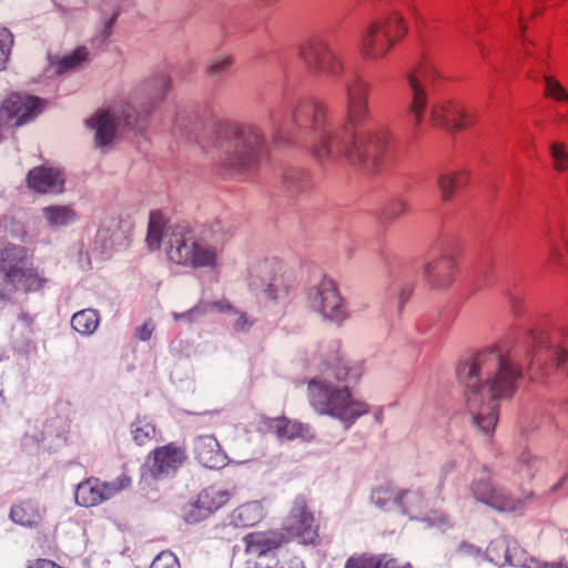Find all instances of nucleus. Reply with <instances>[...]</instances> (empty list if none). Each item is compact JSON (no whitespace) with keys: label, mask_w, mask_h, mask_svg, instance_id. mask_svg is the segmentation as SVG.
Listing matches in <instances>:
<instances>
[{"label":"nucleus","mask_w":568,"mask_h":568,"mask_svg":"<svg viewBox=\"0 0 568 568\" xmlns=\"http://www.w3.org/2000/svg\"><path fill=\"white\" fill-rule=\"evenodd\" d=\"M346 95V122L328 121L323 104L308 98H292L274 121L275 139L286 141L294 133L312 134V154L322 165L346 159L349 164L367 172H377L385 163L390 133L385 128L364 132L371 119L368 95L371 84L359 73L343 78Z\"/></svg>","instance_id":"nucleus-1"},{"label":"nucleus","mask_w":568,"mask_h":568,"mask_svg":"<svg viewBox=\"0 0 568 568\" xmlns=\"http://www.w3.org/2000/svg\"><path fill=\"white\" fill-rule=\"evenodd\" d=\"M456 374L473 424L491 436L498 422V400L513 397L523 377L517 354L505 345H490L462 362Z\"/></svg>","instance_id":"nucleus-2"},{"label":"nucleus","mask_w":568,"mask_h":568,"mask_svg":"<svg viewBox=\"0 0 568 568\" xmlns=\"http://www.w3.org/2000/svg\"><path fill=\"white\" fill-rule=\"evenodd\" d=\"M230 234L220 221H215L195 234L185 223L172 224L166 232L168 260L176 265L211 271L220 266V258Z\"/></svg>","instance_id":"nucleus-3"},{"label":"nucleus","mask_w":568,"mask_h":568,"mask_svg":"<svg viewBox=\"0 0 568 568\" xmlns=\"http://www.w3.org/2000/svg\"><path fill=\"white\" fill-rule=\"evenodd\" d=\"M172 82L170 75L158 73L144 81L140 88L146 101L142 103V111L135 114L130 104L110 111H99L94 116L87 120V125L94 130V142L98 148L110 145L115 136V120L122 118L126 126L134 128L145 116L151 114L155 106L161 103L169 91Z\"/></svg>","instance_id":"nucleus-4"},{"label":"nucleus","mask_w":568,"mask_h":568,"mask_svg":"<svg viewBox=\"0 0 568 568\" xmlns=\"http://www.w3.org/2000/svg\"><path fill=\"white\" fill-rule=\"evenodd\" d=\"M307 399L317 414L339 420L345 428L369 413L368 404L355 398L348 386L336 385L325 377L307 382Z\"/></svg>","instance_id":"nucleus-5"},{"label":"nucleus","mask_w":568,"mask_h":568,"mask_svg":"<svg viewBox=\"0 0 568 568\" xmlns=\"http://www.w3.org/2000/svg\"><path fill=\"white\" fill-rule=\"evenodd\" d=\"M265 148V140L255 124H236L222 144L219 155L221 168L243 173L256 166Z\"/></svg>","instance_id":"nucleus-6"},{"label":"nucleus","mask_w":568,"mask_h":568,"mask_svg":"<svg viewBox=\"0 0 568 568\" xmlns=\"http://www.w3.org/2000/svg\"><path fill=\"white\" fill-rule=\"evenodd\" d=\"M406 31L405 20L397 12L371 22L362 33V57L367 60L383 59Z\"/></svg>","instance_id":"nucleus-7"},{"label":"nucleus","mask_w":568,"mask_h":568,"mask_svg":"<svg viewBox=\"0 0 568 568\" xmlns=\"http://www.w3.org/2000/svg\"><path fill=\"white\" fill-rule=\"evenodd\" d=\"M0 275L6 284L24 293L41 292L48 283L37 268L27 266V250L20 245L0 248Z\"/></svg>","instance_id":"nucleus-8"},{"label":"nucleus","mask_w":568,"mask_h":568,"mask_svg":"<svg viewBox=\"0 0 568 568\" xmlns=\"http://www.w3.org/2000/svg\"><path fill=\"white\" fill-rule=\"evenodd\" d=\"M524 344L527 368L532 378L539 379L536 371H540L542 376L549 374L554 364L568 375V351L554 344L547 332L530 331Z\"/></svg>","instance_id":"nucleus-9"},{"label":"nucleus","mask_w":568,"mask_h":568,"mask_svg":"<svg viewBox=\"0 0 568 568\" xmlns=\"http://www.w3.org/2000/svg\"><path fill=\"white\" fill-rule=\"evenodd\" d=\"M320 530L321 525L312 500L304 494L296 495L283 519L282 531L288 541L296 540L303 546H317L321 541Z\"/></svg>","instance_id":"nucleus-10"},{"label":"nucleus","mask_w":568,"mask_h":568,"mask_svg":"<svg viewBox=\"0 0 568 568\" xmlns=\"http://www.w3.org/2000/svg\"><path fill=\"white\" fill-rule=\"evenodd\" d=\"M297 57L313 75L339 78L344 72V63L322 37L303 40L297 47Z\"/></svg>","instance_id":"nucleus-11"},{"label":"nucleus","mask_w":568,"mask_h":568,"mask_svg":"<svg viewBox=\"0 0 568 568\" xmlns=\"http://www.w3.org/2000/svg\"><path fill=\"white\" fill-rule=\"evenodd\" d=\"M470 494L480 503L497 513H515L525 507L526 500L534 497L532 491H521L520 496L511 494L505 485L493 483L489 477L474 479Z\"/></svg>","instance_id":"nucleus-12"},{"label":"nucleus","mask_w":568,"mask_h":568,"mask_svg":"<svg viewBox=\"0 0 568 568\" xmlns=\"http://www.w3.org/2000/svg\"><path fill=\"white\" fill-rule=\"evenodd\" d=\"M307 301L310 307L326 321L341 324L348 316L346 303L331 278L323 277L313 285L307 292Z\"/></svg>","instance_id":"nucleus-13"},{"label":"nucleus","mask_w":568,"mask_h":568,"mask_svg":"<svg viewBox=\"0 0 568 568\" xmlns=\"http://www.w3.org/2000/svg\"><path fill=\"white\" fill-rule=\"evenodd\" d=\"M438 72L427 63H422L407 74V82L410 91L408 114L415 128H418L425 120L428 109V95L426 88L437 79Z\"/></svg>","instance_id":"nucleus-14"},{"label":"nucleus","mask_w":568,"mask_h":568,"mask_svg":"<svg viewBox=\"0 0 568 568\" xmlns=\"http://www.w3.org/2000/svg\"><path fill=\"white\" fill-rule=\"evenodd\" d=\"M131 484L132 477L125 468L112 481H102L99 478L91 477L78 485L75 501L83 507H93L111 499L116 494L129 488Z\"/></svg>","instance_id":"nucleus-15"},{"label":"nucleus","mask_w":568,"mask_h":568,"mask_svg":"<svg viewBox=\"0 0 568 568\" xmlns=\"http://www.w3.org/2000/svg\"><path fill=\"white\" fill-rule=\"evenodd\" d=\"M397 508L410 519H418L429 526L446 529L449 517L442 510L428 509L427 500L419 489H403L397 493Z\"/></svg>","instance_id":"nucleus-16"},{"label":"nucleus","mask_w":568,"mask_h":568,"mask_svg":"<svg viewBox=\"0 0 568 568\" xmlns=\"http://www.w3.org/2000/svg\"><path fill=\"white\" fill-rule=\"evenodd\" d=\"M45 101L38 97L13 92L0 105V125L20 126L33 120L43 110Z\"/></svg>","instance_id":"nucleus-17"},{"label":"nucleus","mask_w":568,"mask_h":568,"mask_svg":"<svg viewBox=\"0 0 568 568\" xmlns=\"http://www.w3.org/2000/svg\"><path fill=\"white\" fill-rule=\"evenodd\" d=\"M281 271V266L273 261L256 264L251 270L250 287L253 291H262L271 301L287 295L290 285Z\"/></svg>","instance_id":"nucleus-18"},{"label":"nucleus","mask_w":568,"mask_h":568,"mask_svg":"<svg viewBox=\"0 0 568 568\" xmlns=\"http://www.w3.org/2000/svg\"><path fill=\"white\" fill-rule=\"evenodd\" d=\"M231 496L232 493L227 488L217 485L206 487L199 493L195 501L183 507V518L189 524L199 523L224 507Z\"/></svg>","instance_id":"nucleus-19"},{"label":"nucleus","mask_w":568,"mask_h":568,"mask_svg":"<svg viewBox=\"0 0 568 568\" xmlns=\"http://www.w3.org/2000/svg\"><path fill=\"white\" fill-rule=\"evenodd\" d=\"M487 554L490 561L495 565H508L516 568H537V560L530 557L516 540L497 538L489 544Z\"/></svg>","instance_id":"nucleus-20"},{"label":"nucleus","mask_w":568,"mask_h":568,"mask_svg":"<svg viewBox=\"0 0 568 568\" xmlns=\"http://www.w3.org/2000/svg\"><path fill=\"white\" fill-rule=\"evenodd\" d=\"M186 460L182 446L174 443L156 447L148 459L149 470L153 478L159 479L174 474Z\"/></svg>","instance_id":"nucleus-21"},{"label":"nucleus","mask_w":568,"mask_h":568,"mask_svg":"<svg viewBox=\"0 0 568 568\" xmlns=\"http://www.w3.org/2000/svg\"><path fill=\"white\" fill-rule=\"evenodd\" d=\"M429 120L435 128L456 131L465 130L471 123L468 113L450 100L433 104Z\"/></svg>","instance_id":"nucleus-22"},{"label":"nucleus","mask_w":568,"mask_h":568,"mask_svg":"<svg viewBox=\"0 0 568 568\" xmlns=\"http://www.w3.org/2000/svg\"><path fill=\"white\" fill-rule=\"evenodd\" d=\"M457 264L452 255L444 254L425 264L424 281L433 288L444 290L455 281Z\"/></svg>","instance_id":"nucleus-23"},{"label":"nucleus","mask_w":568,"mask_h":568,"mask_svg":"<svg viewBox=\"0 0 568 568\" xmlns=\"http://www.w3.org/2000/svg\"><path fill=\"white\" fill-rule=\"evenodd\" d=\"M542 465L539 458L529 452H523L511 465L501 470L499 478L520 488L525 483L532 480Z\"/></svg>","instance_id":"nucleus-24"},{"label":"nucleus","mask_w":568,"mask_h":568,"mask_svg":"<svg viewBox=\"0 0 568 568\" xmlns=\"http://www.w3.org/2000/svg\"><path fill=\"white\" fill-rule=\"evenodd\" d=\"M243 542L247 556L261 557L290 541L282 529H271L250 532L243 537Z\"/></svg>","instance_id":"nucleus-25"},{"label":"nucleus","mask_w":568,"mask_h":568,"mask_svg":"<svg viewBox=\"0 0 568 568\" xmlns=\"http://www.w3.org/2000/svg\"><path fill=\"white\" fill-rule=\"evenodd\" d=\"M194 456L205 468L220 469L227 464V456L213 435H201L194 440Z\"/></svg>","instance_id":"nucleus-26"},{"label":"nucleus","mask_w":568,"mask_h":568,"mask_svg":"<svg viewBox=\"0 0 568 568\" xmlns=\"http://www.w3.org/2000/svg\"><path fill=\"white\" fill-rule=\"evenodd\" d=\"M27 184L38 193H61L64 178L58 169L40 165L29 171Z\"/></svg>","instance_id":"nucleus-27"},{"label":"nucleus","mask_w":568,"mask_h":568,"mask_svg":"<svg viewBox=\"0 0 568 568\" xmlns=\"http://www.w3.org/2000/svg\"><path fill=\"white\" fill-rule=\"evenodd\" d=\"M34 318L22 312L18 315V321L12 327V342L17 352L29 355L36 349L34 342Z\"/></svg>","instance_id":"nucleus-28"},{"label":"nucleus","mask_w":568,"mask_h":568,"mask_svg":"<svg viewBox=\"0 0 568 568\" xmlns=\"http://www.w3.org/2000/svg\"><path fill=\"white\" fill-rule=\"evenodd\" d=\"M325 365L326 367L322 377L327 379L333 377L337 382L357 381L363 373L362 363H349V361L339 353L332 356Z\"/></svg>","instance_id":"nucleus-29"},{"label":"nucleus","mask_w":568,"mask_h":568,"mask_svg":"<svg viewBox=\"0 0 568 568\" xmlns=\"http://www.w3.org/2000/svg\"><path fill=\"white\" fill-rule=\"evenodd\" d=\"M9 518L26 528H37L42 523L39 504L30 499L14 503L10 508Z\"/></svg>","instance_id":"nucleus-30"},{"label":"nucleus","mask_w":568,"mask_h":568,"mask_svg":"<svg viewBox=\"0 0 568 568\" xmlns=\"http://www.w3.org/2000/svg\"><path fill=\"white\" fill-rule=\"evenodd\" d=\"M41 212L51 229L68 226L78 219V213L71 205H49L42 207Z\"/></svg>","instance_id":"nucleus-31"},{"label":"nucleus","mask_w":568,"mask_h":568,"mask_svg":"<svg viewBox=\"0 0 568 568\" xmlns=\"http://www.w3.org/2000/svg\"><path fill=\"white\" fill-rule=\"evenodd\" d=\"M466 183V173L463 171L440 172L436 178V185L443 202L450 201L454 192Z\"/></svg>","instance_id":"nucleus-32"},{"label":"nucleus","mask_w":568,"mask_h":568,"mask_svg":"<svg viewBox=\"0 0 568 568\" xmlns=\"http://www.w3.org/2000/svg\"><path fill=\"white\" fill-rule=\"evenodd\" d=\"M166 221L164 215L160 211H153L149 215V224H148V233H146V244L151 251L159 250L163 240V236L166 237L169 225L165 229Z\"/></svg>","instance_id":"nucleus-33"},{"label":"nucleus","mask_w":568,"mask_h":568,"mask_svg":"<svg viewBox=\"0 0 568 568\" xmlns=\"http://www.w3.org/2000/svg\"><path fill=\"white\" fill-rule=\"evenodd\" d=\"M392 483L386 481L372 489L371 501L382 510H388L390 506H397V493Z\"/></svg>","instance_id":"nucleus-34"},{"label":"nucleus","mask_w":568,"mask_h":568,"mask_svg":"<svg viewBox=\"0 0 568 568\" xmlns=\"http://www.w3.org/2000/svg\"><path fill=\"white\" fill-rule=\"evenodd\" d=\"M100 323L97 311L87 308L77 312L71 318V326L74 331L82 335H91L95 332Z\"/></svg>","instance_id":"nucleus-35"},{"label":"nucleus","mask_w":568,"mask_h":568,"mask_svg":"<svg viewBox=\"0 0 568 568\" xmlns=\"http://www.w3.org/2000/svg\"><path fill=\"white\" fill-rule=\"evenodd\" d=\"M130 432L134 443L139 446L150 443L156 434L155 425L146 417H136L131 423Z\"/></svg>","instance_id":"nucleus-36"},{"label":"nucleus","mask_w":568,"mask_h":568,"mask_svg":"<svg viewBox=\"0 0 568 568\" xmlns=\"http://www.w3.org/2000/svg\"><path fill=\"white\" fill-rule=\"evenodd\" d=\"M283 183L292 194L303 193L311 189L312 180L307 172L298 169L285 173Z\"/></svg>","instance_id":"nucleus-37"},{"label":"nucleus","mask_w":568,"mask_h":568,"mask_svg":"<svg viewBox=\"0 0 568 568\" xmlns=\"http://www.w3.org/2000/svg\"><path fill=\"white\" fill-rule=\"evenodd\" d=\"M390 557L387 555H368L362 554L351 556L346 562L345 568H387Z\"/></svg>","instance_id":"nucleus-38"},{"label":"nucleus","mask_w":568,"mask_h":568,"mask_svg":"<svg viewBox=\"0 0 568 568\" xmlns=\"http://www.w3.org/2000/svg\"><path fill=\"white\" fill-rule=\"evenodd\" d=\"M89 60V50L85 47L75 48L70 54L61 58L57 64L58 73H65L82 67Z\"/></svg>","instance_id":"nucleus-39"},{"label":"nucleus","mask_w":568,"mask_h":568,"mask_svg":"<svg viewBox=\"0 0 568 568\" xmlns=\"http://www.w3.org/2000/svg\"><path fill=\"white\" fill-rule=\"evenodd\" d=\"M268 427L277 437L293 439L301 434L302 425L297 422L287 419L286 417L272 418L268 422Z\"/></svg>","instance_id":"nucleus-40"},{"label":"nucleus","mask_w":568,"mask_h":568,"mask_svg":"<svg viewBox=\"0 0 568 568\" xmlns=\"http://www.w3.org/2000/svg\"><path fill=\"white\" fill-rule=\"evenodd\" d=\"M408 211L407 202L402 197L388 201L383 207L382 215L387 221H395Z\"/></svg>","instance_id":"nucleus-41"},{"label":"nucleus","mask_w":568,"mask_h":568,"mask_svg":"<svg viewBox=\"0 0 568 568\" xmlns=\"http://www.w3.org/2000/svg\"><path fill=\"white\" fill-rule=\"evenodd\" d=\"M237 524L242 526H253L255 523L258 521L260 518V511L257 506L253 504H245L240 506L235 510L234 515Z\"/></svg>","instance_id":"nucleus-42"},{"label":"nucleus","mask_w":568,"mask_h":568,"mask_svg":"<svg viewBox=\"0 0 568 568\" xmlns=\"http://www.w3.org/2000/svg\"><path fill=\"white\" fill-rule=\"evenodd\" d=\"M551 158L555 161L554 168L559 172L568 170V152L564 142H554L549 146Z\"/></svg>","instance_id":"nucleus-43"},{"label":"nucleus","mask_w":568,"mask_h":568,"mask_svg":"<svg viewBox=\"0 0 568 568\" xmlns=\"http://www.w3.org/2000/svg\"><path fill=\"white\" fill-rule=\"evenodd\" d=\"M232 64L233 61L229 54L215 57L207 64V73L211 77H221L231 69Z\"/></svg>","instance_id":"nucleus-44"},{"label":"nucleus","mask_w":568,"mask_h":568,"mask_svg":"<svg viewBox=\"0 0 568 568\" xmlns=\"http://www.w3.org/2000/svg\"><path fill=\"white\" fill-rule=\"evenodd\" d=\"M13 45V34L7 28H0V70L6 69L11 49Z\"/></svg>","instance_id":"nucleus-45"},{"label":"nucleus","mask_w":568,"mask_h":568,"mask_svg":"<svg viewBox=\"0 0 568 568\" xmlns=\"http://www.w3.org/2000/svg\"><path fill=\"white\" fill-rule=\"evenodd\" d=\"M209 313V305H204V302L197 303L194 307L183 313H173V318L176 322L193 323L196 318L204 316Z\"/></svg>","instance_id":"nucleus-46"},{"label":"nucleus","mask_w":568,"mask_h":568,"mask_svg":"<svg viewBox=\"0 0 568 568\" xmlns=\"http://www.w3.org/2000/svg\"><path fill=\"white\" fill-rule=\"evenodd\" d=\"M150 568H181L178 557L170 550L161 551Z\"/></svg>","instance_id":"nucleus-47"},{"label":"nucleus","mask_w":568,"mask_h":568,"mask_svg":"<svg viewBox=\"0 0 568 568\" xmlns=\"http://www.w3.org/2000/svg\"><path fill=\"white\" fill-rule=\"evenodd\" d=\"M544 81L546 83V95L560 101H568V93L557 80L551 77L544 75Z\"/></svg>","instance_id":"nucleus-48"},{"label":"nucleus","mask_w":568,"mask_h":568,"mask_svg":"<svg viewBox=\"0 0 568 568\" xmlns=\"http://www.w3.org/2000/svg\"><path fill=\"white\" fill-rule=\"evenodd\" d=\"M232 314L235 316L232 325L236 332H247L255 323V321L251 318L246 312H240L235 310Z\"/></svg>","instance_id":"nucleus-49"},{"label":"nucleus","mask_w":568,"mask_h":568,"mask_svg":"<svg viewBox=\"0 0 568 568\" xmlns=\"http://www.w3.org/2000/svg\"><path fill=\"white\" fill-rule=\"evenodd\" d=\"M456 554L460 558H478L480 556V549L471 544L463 541L457 547Z\"/></svg>","instance_id":"nucleus-50"},{"label":"nucleus","mask_w":568,"mask_h":568,"mask_svg":"<svg viewBox=\"0 0 568 568\" xmlns=\"http://www.w3.org/2000/svg\"><path fill=\"white\" fill-rule=\"evenodd\" d=\"M204 305H209V312L211 310H216L221 313H233L235 308L227 300H221L216 302H204Z\"/></svg>","instance_id":"nucleus-51"},{"label":"nucleus","mask_w":568,"mask_h":568,"mask_svg":"<svg viewBox=\"0 0 568 568\" xmlns=\"http://www.w3.org/2000/svg\"><path fill=\"white\" fill-rule=\"evenodd\" d=\"M154 324L151 320L146 321L143 325H141L136 331V336L140 341L146 342L151 338L152 333L154 331Z\"/></svg>","instance_id":"nucleus-52"},{"label":"nucleus","mask_w":568,"mask_h":568,"mask_svg":"<svg viewBox=\"0 0 568 568\" xmlns=\"http://www.w3.org/2000/svg\"><path fill=\"white\" fill-rule=\"evenodd\" d=\"M561 260H562V256H561V253L559 251V247L555 243H552L551 247L549 250L548 263L550 265H560L561 264Z\"/></svg>","instance_id":"nucleus-53"},{"label":"nucleus","mask_w":568,"mask_h":568,"mask_svg":"<svg viewBox=\"0 0 568 568\" xmlns=\"http://www.w3.org/2000/svg\"><path fill=\"white\" fill-rule=\"evenodd\" d=\"M506 298L513 312L518 313L521 305V298L510 292L506 293Z\"/></svg>","instance_id":"nucleus-54"},{"label":"nucleus","mask_w":568,"mask_h":568,"mask_svg":"<svg viewBox=\"0 0 568 568\" xmlns=\"http://www.w3.org/2000/svg\"><path fill=\"white\" fill-rule=\"evenodd\" d=\"M116 18H118V12H114L106 21H105V24H104V28H103V38L106 39L111 36L112 33V28L116 21Z\"/></svg>","instance_id":"nucleus-55"},{"label":"nucleus","mask_w":568,"mask_h":568,"mask_svg":"<svg viewBox=\"0 0 568 568\" xmlns=\"http://www.w3.org/2000/svg\"><path fill=\"white\" fill-rule=\"evenodd\" d=\"M537 568H568V564H566V562H544V564H539L537 561Z\"/></svg>","instance_id":"nucleus-56"},{"label":"nucleus","mask_w":568,"mask_h":568,"mask_svg":"<svg viewBox=\"0 0 568 568\" xmlns=\"http://www.w3.org/2000/svg\"><path fill=\"white\" fill-rule=\"evenodd\" d=\"M387 568H414L410 564L398 565L396 559L390 558Z\"/></svg>","instance_id":"nucleus-57"},{"label":"nucleus","mask_w":568,"mask_h":568,"mask_svg":"<svg viewBox=\"0 0 568 568\" xmlns=\"http://www.w3.org/2000/svg\"><path fill=\"white\" fill-rule=\"evenodd\" d=\"M565 479H566L565 477H564V478H561V479H560V481H559L558 484H556L555 486H552V488H551V493L557 491V490L562 486V484H564Z\"/></svg>","instance_id":"nucleus-58"},{"label":"nucleus","mask_w":568,"mask_h":568,"mask_svg":"<svg viewBox=\"0 0 568 568\" xmlns=\"http://www.w3.org/2000/svg\"><path fill=\"white\" fill-rule=\"evenodd\" d=\"M258 1L264 3V4H271V3L276 2L277 0H258Z\"/></svg>","instance_id":"nucleus-59"},{"label":"nucleus","mask_w":568,"mask_h":568,"mask_svg":"<svg viewBox=\"0 0 568 568\" xmlns=\"http://www.w3.org/2000/svg\"><path fill=\"white\" fill-rule=\"evenodd\" d=\"M523 42H524V44H526V43H532L531 41H529V40H528V39H526V38H524V39H523Z\"/></svg>","instance_id":"nucleus-60"},{"label":"nucleus","mask_w":568,"mask_h":568,"mask_svg":"<svg viewBox=\"0 0 568 568\" xmlns=\"http://www.w3.org/2000/svg\"><path fill=\"white\" fill-rule=\"evenodd\" d=\"M520 29H521V31L524 32V31H525V29H526V27L521 23Z\"/></svg>","instance_id":"nucleus-61"},{"label":"nucleus","mask_w":568,"mask_h":568,"mask_svg":"<svg viewBox=\"0 0 568 568\" xmlns=\"http://www.w3.org/2000/svg\"><path fill=\"white\" fill-rule=\"evenodd\" d=\"M525 52H526L527 55H530L529 50L526 49Z\"/></svg>","instance_id":"nucleus-62"}]
</instances>
